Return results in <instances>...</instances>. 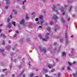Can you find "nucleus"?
Here are the masks:
<instances>
[{
	"instance_id": "nucleus-1",
	"label": "nucleus",
	"mask_w": 77,
	"mask_h": 77,
	"mask_svg": "<svg viewBox=\"0 0 77 77\" xmlns=\"http://www.w3.org/2000/svg\"><path fill=\"white\" fill-rule=\"evenodd\" d=\"M52 9L53 11H54V12H57V11H58V8L56 6L54 5Z\"/></svg>"
},
{
	"instance_id": "nucleus-2",
	"label": "nucleus",
	"mask_w": 77,
	"mask_h": 77,
	"mask_svg": "<svg viewBox=\"0 0 77 77\" xmlns=\"http://www.w3.org/2000/svg\"><path fill=\"white\" fill-rule=\"evenodd\" d=\"M40 50H41V51L43 52L44 54H45L46 51H47V50H46L45 48H43L42 49L40 48Z\"/></svg>"
},
{
	"instance_id": "nucleus-3",
	"label": "nucleus",
	"mask_w": 77,
	"mask_h": 77,
	"mask_svg": "<svg viewBox=\"0 0 77 77\" xmlns=\"http://www.w3.org/2000/svg\"><path fill=\"white\" fill-rule=\"evenodd\" d=\"M53 19H54L55 20H56L57 18H58V17L57 16L56 14H54L53 15L52 17Z\"/></svg>"
},
{
	"instance_id": "nucleus-4",
	"label": "nucleus",
	"mask_w": 77,
	"mask_h": 77,
	"mask_svg": "<svg viewBox=\"0 0 77 77\" xmlns=\"http://www.w3.org/2000/svg\"><path fill=\"white\" fill-rule=\"evenodd\" d=\"M25 22V20L24 19H23L21 20V21L20 22V23L21 24H23L24 22Z\"/></svg>"
},
{
	"instance_id": "nucleus-5",
	"label": "nucleus",
	"mask_w": 77,
	"mask_h": 77,
	"mask_svg": "<svg viewBox=\"0 0 77 77\" xmlns=\"http://www.w3.org/2000/svg\"><path fill=\"white\" fill-rule=\"evenodd\" d=\"M62 7H61L60 8H59V9L60 10V9H61V12H63V15H65V12H64V10H62Z\"/></svg>"
},
{
	"instance_id": "nucleus-6",
	"label": "nucleus",
	"mask_w": 77,
	"mask_h": 77,
	"mask_svg": "<svg viewBox=\"0 0 77 77\" xmlns=\"http://www.w3.org/2000/svg\"><path fill=\"white\" fill-rule=\"evenodd\" d=\"M48 68H49V69H51L52 67H53V66L51 64H49L47 66Z\"/></svg>"
},
{
	"instance_id": "nucleus-7",
	"label": "nucleus",
	"mask_w": 77,
	"mask_h": 77,
	"mask_svg": "<svg viewBox=\"0 0 77 77\" xmlns=\"http://www.w3.org/2000/svg\"><path fill=\"white\" fill-rule=\"evenodd\" d=\"M12 25V24L11 23H9L7 25V26L8 28H11V25Z\"/></svg>"
},
{
	"instance_id": "nucleus-8",
	"label": "nucleus",
	"mask_w": 77,
	"mask_h": 77,
	"mask_svg": "<svg viewBox=\"0 0 77 77\" xmlns=\"http://www.w3.org/2000/svg\"><path fill=\"white\" fill-rule=\"evenodd\" d=\"M6 48L7 49V50H9V49H10L11 48V46L8 45L6 47Z\"/></svg>"
},
{
	"instance_id": "nucleus-9",
	"label": "nucleus",
	"mask_w": 77,
	"mask_h": 77,
	"mask_svg": "<svg viewBox=\"0 0 77 77\" xmlns=\"http://www.w3.org/2000/svg\"><path fill=\"white\" fill-rule=\"evenodd\" d=\"M1 37H3L4 38H6V36L3 34H2L1 35Z\"/></svg>"
},
{
	"instance_id": "nucleus-10",
	"label": "nucleus",
	"mask_w": 77,
	"mask_h": 77,
	"mask_svg": "<svg viewBox=\"0 0 77 77\" xmlns=\"http://www.w3.org/2000/svg\"><path fill=\"white\" fill-rule=\"evenodd\" d=\"M39 18L41 20H43V15L40 16H39Z\"/></svg>"
},
{
	"instance_id": "nucleus-11",
	"label": "nucleus",
	"mask_w": 77,
	"mask_h": 77,
	"mask_svg": "<svg viewBox=\"0 0 77 77\" xmlns=\"http://www.w3.org/2000/svg\"><path fill=\"white\" fill-rule=\"evenodd\" d=\"M44 21L43 19L41 20V26H42L43 24V23H44Z\"/></svg>"
},
{
	"instance_id": "nucleus-12",
	"label": "nucleus",
	"mask_w": 77,
	"mask_h": 77,
	"mask_svg": "<svg viewBox=\"0 0 77 77\" xmlns=\"http://www.w3.org/2000/svg\"><path fill=\"white\" fill-rule=\"evenodd\" d=\"M26 19L27 20H28L29 19V17L28 15L27 14H26Z\"/></svg>"
},
{
	"instance_id": "nucleus-13",
	"label": "nucleus",
	"mask_w": 77,
	"mask_h": 77,
	"mask_svg": "<svg viewBox=\"0 0 77 77\" xmlns=\"http://www.w3.org/2000/svg\"><path fill=\"white\" fill-rule=\"evenodd\" d=\"M61 21L63 23H65V20L63 19V18H62L61 19Z\"/></svg>"
},
{
	"instance_id": "nucleus-14",
	"label": "nucleus",
	"mask_w": 77,
	"mask_h": 77,
	"mask_svg": "<svg viewBox=\"0 0 77 77\" xmlns=\"http://www.w3.org/2000/svg\"><path fill=\"white\" fill-rule=\"evenodd\" d=\"M72 75L74 77H76V76L77 75V71L76 72V74L75 73H72Z\"/></svg>"
},
{
	"instance_id": "nucleus-15",
	"label": "nucleus",
	"mask_w": 77,
	"mask_h": 77,
	"mask_svg": "<svg viewBox=\"0 0 77 77\" xmlns=\"http://www.w3.org/2000/svg\"><path fill=\"white\" fill-rule=\"evenodd\" d=\"M13 11L14 13L15 14H17V11L15 10H13Z\"/></svg>"
},
{
	"instance_id": "nucleus-16",
	"label": "nucleus",
	"mask_w": 77,
	"mask_h": 77,
	"mask_svg": "<svg viewBox=\"0 0 77 77\" xmlns=\"http://www.w3.org/2000/svg\"><path fill=\"white\" fill-rule=\"evenodd\" d=\"M62 55L63 56H66V53L65 52H63L62 53Z\"/></svg>"
},
{
	"instance_id": "nucleus-17",
	"label": "nucleus",
	"mask_w": 77,
	"mask_h": 77,
	"mask_svg": "<svg viewBox=\"0 0 77 77\" xmlns=\"http://www.w3.org/2000/svg\"><path fill=\"white\" fill-rule=\"evenodd\" d=\"M12 24L14 26H15V22L13 21L12 23Z\"/></svg>"
},
{
	"instance_id": "nucleus-18",
	"label": "nucleus",
	"mask_w": 77,
	"mask_h": 77,
	"mask_svg": "<svg viewBox=\"0 0 77 77\" xmlns=\"http://www.w3.org/2000/svg\"><path fill=\"white\" fill-rule=\"evenodd\" d=\"M6 3L7 4V5H8L9 4V0H6Z\"/></svg>"
},
{
	"instance_id": "nucleus-19",
	"label": "nucleus",
	"mask_w": 77,
	"mask_h": 77,
	"mask_svg": "<svg viewBox=\"0 0 77 77\" xmlns=\"http://www.w3.org/2000/svg\"><path fill=\"white\" fill-rule=\"evenodd\" d=\"M49 24L50 25V26H52V25L53 24V22L50 21Z\"/></svg>"
},
{
	"instance_id": "nucleus-20",
	"label": "nucleus",
	"mask_w": 77,
	"mask_h": 77,
	"mask_svg": "<svg viewBox=\"0 0 77 77\" xmlns=\"http://www.w3.org/2000/svg\"><path fill=\"white\" fill-rule=\"evenodd\" d=\"M61 72H58V77H61Z\"/></svg>"
},
{
	"instance_id": "nucleus-21",
	"label": "nucleus",
	"mask_w": 77,
	"mask_h": 77,
	"mask_svg": "<svg viewBox=\"0 0 77 77\" xmlns=\"http://www.w3.org/2000/svg\"><path fill=\"white\" fill-rule=\"evenodd\" d=\"M33 75H34L33 73H31L30 74V77H33Z\"/></svg>"
},
{
	"instance_id": "nucleus-22",
	"label": "nucleus",
	"mask_w": 77,
	"mask_h": 77,
	"mask_svg": "<svg viewBox=\"0 0 77 77\" xmlns=\"http://www.w3.org/2000/svg\"><path fill=\"white\" fill-rule=\"evenodd\" d=\"M68 63L69 65L70 66H71V65H72V63H70V62H68Z\"/></svg>"
},
{
	"instance_id": "nucleus-23",
	"label": "nucleus",
	"mask_w": 77,
	"mask_h": 77,
	"mask_svg": "<svg viewBox=\"0 0 77 77\" xmlns=\"http://www.w3.org/2000/svg\"><path fill=\"white\" fill-rule=\"evenodd\" d=\"M43 70L45 72H48V70H47V69H46L45 68H43Z\"/></svg>"
},
{
	"instance_id": "nucleus-24",
	"label": "nucleus",
	"mask_w": 77,
	"mask_h": 77,
	"mask_svg": "<svg viewBox=\"0 0 77 77\" xmlns=\"http://www.w3.org/2000/svg\"><path fill=\"white\" fill-rule=\"evenodd\" d=\"M47 29L48 31H50V27H48L47 28Z\"/></svg>"
},
{
	"instance_id": "nucleus-25",
	"label": "nucleus",
	"mask_w": 77,
	"mask_h": 77,
	"mask_svg": "<svg viewBox=\"0 0 77 77\" xmlns=\"http://www.w3.org/2000/svg\"><path fill=\"white\" fill-rule=\"evenodd\" d=\"M38 37L40 39H42V36H41V35H39L38 36Z\"/></svg>"
},
{
	"instance_id": "nucleus-26",
	"label": "nucleus",
	"mask_w": 77,
	"mask_h": 77,
	"mask_svg": "<svg viewBox=\"0 0 77 77\" xmlns=\"http://www.w3.org/2000/svg\"><path fill=\"white\" fill-rule=\"evenodd\" d=\"M73 7L72 6H70V9L69 10V11L70 12V11H71V9H72V8Z\"/></svg>"
},
{
	"instance_id": "nucleus-27",
	"label": "nucleus",
	"mask_w": 77,
	"mask_h": 77,
	"mask_svg": "<svg viewBox=\"0 0 77 77\" xmlns=\"http://www.w3.org/2000/svg\"><path fill=\"white\" fill-rule=\"evenodd\" d=\"M24 72V71H23L21 73L19 76H17V77H19L20 76H21V75H22V74H23V73Z\"/></svg>"
},
{
	"instance_id": "nucleus-28",
	"label": "nucleus",
	"mask_w": 77,
	"mask_h": 77,
	"mask_svg": "<svg viewBox=\"0 0 77 77\" xmlns=\"http://www.w3.org/2000/svg\"><path fill=\"white\" fill-rule=\"evenodd\" d=\"M67 69L68 70H71V69L70 68V67L68 66L67 67Z\"/></svg>"
},
{
	"instance_id": "nucleus-29",
	"label": "nucleus",
	"mask_w": 77,
	"mask_h": 77,
	"mask_svg": "<svg viewBox=\"0 0 77 77\" xmlns=\"http://www.w3.org/2000/svg\"><path fill=\"white\" fill-rule=\"evenodd\" d=\"M55 71V69H52V70L51 71V72H54Z\"/></svg>"
},
{
	"instance_id": "nucleus-30",
	"label": "nucleus",
	"mask_w": 77,
	"mask_h": 77,
	"mask_svg": "<svg viewBox=\"0 0 77 77\" xmlns=\"http://www.w3.org/2000/svg\"><path fill=\"white\" fill-rule=\"evenodd\" d=\"M25 5H23L22 6V8L23 9H25Z\"/></svg>"
},
{
	"instance_id": "nucleus-31",
	"label": "nucleus",
	"mask_w": 77,
	"mask_h": 77,
	"mask_svg": "<svg viewBox=\"0 0 77 77\" xmlns=\"http://www.w3.org/2000/svg\"><path fill=\"white\" fill-rule=\"evenodd\" d=\"M17 34H15L14 35V38H17Z\"/></svg>"
},
{
	"instance_id": "nucleus-32",
	"label": "nucleus",
	"mask_w": 77,
	"mask_h": 77,
	"mask_svg": "<svg viewBox=\"0 0 77 77\" xmlns=\"http://www.w3.org/2000/svg\"><path fill=\"white\" fill-rule=\"evenodd\" d=\"M4 51V49H0V53L2 52H3Z\"/></svg>"
},
{
	"instance_id": "nucleus-33",
	"label": "nucleus",
	"mask_w": 77,
	"mask_h": 77,
	"mask_svg": "<svg viewBox=\"0 0 77 77\" xmlns=\"http://www.w3.org/2000/svg\"><path fill=\"white\" fill-rule=\"evenodd\" d=\"M63 38H61L60 39V42H63Z\"/></svg>"
},
{
	"instance_id": "nucleus-34",
	"label": "nucleus",
	"mask_w": 77,
	"mask_h": 77,
	"mask_svg": "<svg viewBox=\"0 0 77 77\" xmlns=\"http://www.w3.org/2000/svg\"><path fill=\"white\" fill-rule=\"evenodd\" d=\"M22 67V66L21 65H20L19 66V69H21V67Z\"/></svg>"
},
{
	"instance_id": "nucleus-35",
	"label": "nucleus",
	"mask_w": 77,
	"mask_h": 77,
	"mask_svg": "<svg viewBox=\"0 0 77 77\" xmlns=\"http://www.w3.org/2000/svg\"><path fill=\"white\" fill-rule=\"evenodd\" d=\"M5 41H3L2 42V44L3 45H5Z\"/></svg>"
},
{
	"instance_id": "nucleus-36",
	"label": "nucleus",
	"mask_w": 77,
	"mask_h": 77,
	"mask_svg": "<svg viewBox=\"0 0 77 77\" xmlns=\"http://www.w3.org/2000/svg\"><path fill=\"white\" fill-rule=\"evenodd\" d=\"M65 38L66 39H67V33H66L65 34Z\"/></svg>"
},
{
	"instance_id": "nucleus-37",
	"label": "nucleus",
	"mask_w": 77,
	"mask_h": 77,
	"mask_svg": "<svg viewBox=\"0 0 77 77\" xmlns=\"http://www.w3.org/2000/svg\"><path fill=\"white\" fill-rule=\"evenodd\" d=\"M20 43L21 44H22V43H23V40H21L20 41Z\"/></svg>"
},
{
	"instance_id": "nucleus-38",
	"label": "nucleus",
	"mask_w": 77,
	"mask_h": 77,
	"mask_svg": "<svg viewBox=\"0 0 77 77\" xmlns=\"http://www.w3.org/2000/svg\"><path fill=\"white\" fill-rule=\"evenodd\" d=\"M45 38V39H48V35H46Z\"/></svg>"
},
{
	"instance_id": "nucleus-39",
	"label": "nucleus",
	"mask_w": 77,
	"mask_h": 77,
	"mask_svg": "<svg viewBox=\"0 0 77 77\" xmlns=\"http://www.w3.org/2000/svg\"><path fill=\"white\" fill-rule=\"evenodd\" d=\"M10 21V19L9 18H8V19H7V22H9Z\"/></svg>"
},
{
	"instance_id": "nucleus-40",
	"label": "nucleus",
	"mask_w": 77,
	"mask_h": 77,
	"mask_svg": "<svg viewBox=\"0 0 77 77\" xmlns=\"http://www.w3.org/2000/svg\"><path fill=\"white\" fill-rule=\"evenodd\" d=\"M66 43H67V44H68V38L66 39Z\"/></svg>"
},
{
	"instance_id": "nucleus-41",
	"label": "nucleus",
	"mask_w": 77,
	"mask_h": 77,
	"mask_svg": "<svg viewBox=\"0 0 77 77\" xmlns=\"http://www.w3.org/2000/svg\"><path fill=\"white\" fill-rule=\"evenodd\" d=\"M4 64V63L3 62H1V65L3 66V64Z\"/></svg>"
},
{
	"instance_id": "nucleus-42",
	"label": "nucleus",
	"mask_w": 77,
	"mask_h": 77,
	"mask_svg": "<svg viewBox=\"0 0 77 77\" xmlns=\"http://www.w3.org/2000/svg\"><path fill=\"white\" fill-rule=\"evenodd\" d=\"M42 40H43V41H47V40L45 39V38H43L42 39Z\"/></svg>"
},
{
	"instance_id": "nucleus-43",
	"label": "nucleus",
	"mask_w": 77,
	"mask_h": 77,
	"mask_svg": "<svg viewBox=\"0 0 77 77\" xmlns=\"http://www.w3.org/2000/svg\"><path fill=\"white\" fill-rule=\"evenodd\" d=\"M64 69H65V66H63L62 68V70H64Z\"/></svg>"
},
{
	"instance_id": "nucleus-44",
	"label": "nucleus",
	"mask_w": 77,
	"mask_h": 77,
	"mask_svg": "<svg viewBox=\"0 0 77 77\" xmlns=\"http://www.w3.org/2000/svg\"><path fill=\"white\" fill-rule=\"evenodd\" d=\"M32 15H35V12H33V13H32Z\"/></svg>"
},
{
	"instance_id": "nucleus-45",
	"label": "nucleus",
	"mask_w": 77,
	"mask_h": 77,
	"mask_svg": "<svg viewBox=\"0 0 77 77\" xmlns=\"http://www.w3.org/2000/svg\"><path fill=\"white\" fill-rule=\"evenodd\" d=\"M10 17L11 19H12V15H10Z\"/></svg>"
},
{
	"instance_id": "nucleus-46",
	"label": "nucleus",
	"mask_w": 77,
	"mask_h": 77,
	"mask_svg": "<svg viewBox=\"0 0 77 77\" xmlns=\"http://www.w3.org/2000/svg\"><path fill=\"white\" fill-rule=\"evenodd\" d=\"M45 77H50V76H48L47 75H45Z\"/></svg>"
},
{
	"instance_id": "nucleus-47",
	"label": "nucleus",
	"mask_w": 77,
	"mask_h": 77,
	"mask_svg": "<svg viewBox=\"0 0 77 77\" xmlns=\"http://www.w3.org/2000/svg\"><path fill=\"white\" fill-rule=\"evenodd\" d=\"M48 35H49V33H47L46 34V36H48Z\"/></svg>"
},
{
	"instance_id": "nucleus-48",
	"label": "nucleus",
	"mask_w": 77,
	"mask_h": 77,
	"mask_svg": "<svg viewBox=\"0 0 77 77\" xmlns=\"http://www.w3.org/2000/svg\"><path fill=\"white\" fill-rule=\"evenodd\" d=\"M23 24V26L24 27H26V25L24 23Z\"/></svg>"
},
{
	"instance_id": "nucleus-49",
	"label": "nucleus",
	"mask_w": 77,
	"mask_h": 77,
	"mask_svg": "<svg viewBox=\"0 0 77 77\" xmlns=\"http://www.w3.org/2000/svg\"><path fill=\"white\" fill-rule=\"evenodd\" d=\"M71 54L72 55L74 54V52L72 51H71Z\"/></svg>"
},
{
	"instance_id": "nucleus-50",
	"label": "nucleus",
	"mask_w": 77,
	"mask_h": 77,
	"mask_svg": "<svg viewBox=\"0 0 77 77\" xmlns=\"http://www.w3.org/2000/svg\"><path fill=\"white\" fill-rule=\"evenodd\" d=\"M35 21H38V18H36L35 20Z\"/></svg>"
},
{
	"instance_id": "nucleus-51",
	"label": "nucleus",
	"mask_w": 77,
	"mask_h": 77,
	"mask_svg": "<svg viewBox=\"0 0 77 77\" xmlns=\"http://www.w3.org/2000/svg\"><path fill=\"white\" fill-rule=\"evenodd\" d=\"M12 32V30H11V29H10V30H9V31H8V32Z\"/></svg>"
},
{
	"instance_id": "nucleus-52",
	"label": "nucleus",
	"mask_w": 77,
	"mask_h": 77,
	"mask_svg": "<svg viewBox=\"0 0 77 77\" xmlns=\"http://www.w3.org/2000/svg\"><path fill=\"white\" fill-rule=\"evenodd\" d=\"M72 17H75V14H73L72 15Z\"/></svg>"
},
{
	"instance_id": "nucleus-53",
	"label": "nucleus",
	"mask_w": 77,
	"mask_h": 77,
	"mask_svg": "<svg viewBox=\"0 0 77 77\" xmlns=\"http://www.w3.org/2000/svg\"><path fill=\"white\" fill-rule=\"evenodd\" d=\"M70 20V18H68L67 20V21H69Z\"/></svg>"
},
{
	"instance_id": "nucleus-54",
	"label": "nucleus",
	"mask_w": 77,
	"mask_h": 77,
	"mask_svg": "<svg viewBox=\"0 0 77 77\" xmlns=\"http://www.w3.org/2000/svg\"><path fill=\"white\" fill-rule=\"evenodd\" d=\"M16 32L17 33H19V32L18 31H16Z\"/></svg>"
},
{
	"instance_id": "nucleus-55",
	"label": "nucleus",
	"mask_w": 77,
	"mask_h": 77,
	"mask_svg": "<svg viewBox=\"0 0 77 77\" xmlns=\"http://www.w3.org/2000/svg\"><path fill=\"white\" fill-rule=\"evenodd\" d=\"M2 77H5V75H1Z\"/></svg>"
},
{
	"instance_id": "nucleus-56",
	"label": "nucleus",
	"mask_w": 77,
	"mask_h": 77,
	"mask_svg": "<svg viewBox=\"0 0 77 77\" xmlns=\"http://www.w3.org/2000/svg\"><path fill=\"white\" fill-rule=\"evenodd\" d=\"M22 76L23 77H26V75H25L24 74V75H23Z\"/></svg>"
},
{
	"instance_id": "nucleus-57",
	"label": "nucleus",
	"mask_w": 77,
	"mask_h": 77,
	"mask_svg": "<svg viewBox=\"0 0 77 77\" xmlns=\"http://www.w3.org/2000/svg\"><path fill=\"white\" fill-rule=\"evenodd\" d=\"M38 70H39V69H35V71H38Z\"/></svg>"
},
{
	"instance_id": "nucleus-58",
	"label": "nucleus",
	"mask_w": 77,
	"mask_h": 77,
	"mask_svg": "<svg viewBox=\"0 0 77 77\" xmlns=\"http://www.w3.org/2000/svg\"><path fill=\"white\" fill-rule=\"evenodd\" d=\"M76 63V62H73V64H75Z\"/></svg>"
},
{
	"instance_id": "nucleus-59",
	"label": "nucleus",
	"mask_w": 77,
	"mask_h": 77,
	"mask_svg": "<svg viewBox=\"0 0 77 77\" xmlns=\"http://www.w3.org/2000/svg\"><path fill=\"white\" fill-rule=\"evenodd\" d=\"M8 6H7L5 7V9H8Z\"/></svg>"
},
{
	"instance_id": "nucleus-60",
	"label": "nucleus",
	"mask_w": 77,
	"mask_h": 77,
	"mask_svg": "<svg viewBox=\"0 0 77 77\" xmlns=\"http://www.w3.org/2000/svg\"><path fill=\"white\" fill-rule=\"evenodd\" d=\"M16 8H17V9H18V8H19V6H17Z\"/></svg>"
},
{
	"instance_id": "nucleus-61",
	"label": "nucleus",
	"mask_w": 77,
	"mask_h": 77,
	"mask_svg": "<svg viewBox=\"0 0 77 77\" xmlns=\"http://www.w3.org/2000/svg\"><path fill=\"white\" fill-rule=\"evenodd\" d=\"M56 30H57V28H55V32H56Z\"/></svg>"
},
{
	"instance_id": "nucleus-62",
	"label": "nucleus",
	"mask_w": 77,
	"mask_h": 77,
	"mask_svg": "<svg viewBox=\"0 0 77 77\" xmlns=\"http://www.w3.org/2000/svg\"><path fill=\"white\" fill-rule=\"evenodd\" d=\"M39 28H41V29L42 28V26H39Z\"/></svg>"
},
{
	"instance_id": "nucleus-63",
	"label": "nucleus",
	"mask_w": 77,
	"mask_h": 77,
	"mask_svg": "<svg viewBox=\"0 0 77 77\" xmlns=\"http://www.w3.org/2000/svg\"><path fill=\"white\" fill-rule=\"evenodd\" d=\"M0 26L1 27H2V26H3V24H1L0 25Z\"/></svg>"
},
{
	"instance_id": "nucleus-64",
	"label": "nucleus",
	"mask_w": 77,
	"mask_h": 77,
	"mask_svg": "<svg viewBox=\"0 0 77 77\" xmlns=\"http://www.w3.org/2000/svg\"><path fill=\"white\" fill-rule=\"evenodd\" d=\"M12 77H14V76H15V75L14 74L12 75Z\"/></svg>"
}]
</instances>
